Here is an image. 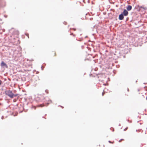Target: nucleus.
<instances>
[{
    "instance_id": "obj_1",
    "label": "nucleus",
    "mask_w": 147,
    "mask_h": 147,
    "mask_svg": "<svg viewBox=\"0 0 147 147\" xmlns=\"http://www.w3.org/2000/svg\"><path fill=\"white\" fill-rule=\"evenodd\" d=\"M5 94L11 98H13L14 96H16L17 95H15L10 90H6L5 92Z\"/></svg>"
},
{
    "instance_id": "obj_2",
    "label": "nucleus",
    "mask_w": 147,
    "mask_h": 147,
    "mask_svg": "<svg viewBox=\"0 0 147 147\" xmlns=\"http://www.w3.org/2000/svg\"><path fill=\"white\" fill-rule=\"evenodd\" d=\"M128 11L125 9H124L122 14L126 16L128 15Z\"/></svg>"
},
{
    "instance_id": "obj_3",
    "label": "nucleus",
    "mask_w": 147,
    "mask_h": 147,
    "mask_svg": "<svg viewBox=\"0 0 147 147\" xmlns=\"http://www.w3.org/2000/svg\"><path fill=\"white\" fill-rule=\"evenodd\" d=\"M119 18L120 20H123L124 18V16L123 14H120L119 16Z\"/></svg>"
},
{
    "instance_id": "obj_4",
    "label": "nucleus",
    "mask_w": 147,
    "mask_h": 147,
    "mask_svg": "<svg viewBox=\"0 0 147 147\" xmlns=\"http://www.w3.org/2000/svg\"><path fill=\"white\" fill-rule=\"evenodd\" d=\"M1 65L2 67L5 66L6 67H7V65L3 61H2L1 62Z\"/></svg>"
},
{
    "instance_id": "obj_5",
    "label": "nucleus",
    "mask_w": 147,
    "mask_h": 147,
    "mask_svg": "<svg viewBox=\"0 0 147 147\" xmlns=\"http://www.w3.org/2000/svg\"><path fill=\"white\" fill-rule=\"evenodd\" d=\"M126 9L128 11H130L132 9V6L130 5H128Z\"/></svg>"
},
{
    "instance_id": "obj_6",
    "label": "nucleus",
    "mask_w": 147,
    "mask_h": 147,
    "mask_svg": "<svg viewBox=\"0 0 147 147\" xmlns=\"http://www.w3.org/2000/svg\"><path fill=\"white\" fill-rule=\"evenodd\" d=\"M140 90L139 89H137L135 92V93L137 95H138V94H140Z\"/></svg>"
},
{
    "instance_id": "obj_7",
    "label": "nucleus",
    "mask_w": 147,
    "mask_h": 147,
    "mask_svg": "<svg viewBox=\"0 0 147 147\" xmlns=\"http://www.w3.org/2000/svg\"><path fill=\"white\" fill-rule=\"evenodd\" d=\"M97 147H105L104 145L101 144L97 146Z\"/></svg>"
},
{
    "instance_id": "obj_8",
    "label": "nucleus",
    "mask_w": 147,
    "mask_h": 147,
    "mask_svg": "<svg viewBox=\"0 0 147 147\" xmlns=\"http://www.w3.org/2000/svg\"><path fill=\"white\" fill-rule=\"evenodd\" d=\"M52 54L53 55V56H56V53L55 51H53L52 52Z\"/></svg>"
},
{
    "instance_id": "obj_9",
    "label": "nucleus",
    "mask_w": 147,
    "mask_h": 147,
    "mask_svg": "<svg viewBox=\"0 0 147 147\" xmlns=\"http://www.w3.org/2000/svg\"><path fill=\"white\" fill-rule=\"evenodd\" d=\"M2 82L0 80V85H1V84H2Z\"/></svg>"
},
{
    "instance_id": "obj_10",
    "label": "nucleus",
    "mask_w": 147,
    "mask_h": 147,
    "mask_svg": "<svg viewBox=\"0 0 147 147\" xmlns=\"http://www.w3.org/2000/svg\"><path fill=\"white\" fill-rule=\"evenodd\" d=\"M104 94H105V93H104V92H102V96H103V95H104Z\"/></svg>"
},
{
    "instance_id": "obj_11",
    "label": "nucleus",
    "mask_w": 147,
    "mask_h": 147,
    "mask_svg": "<svg viewBox=\"0 0 147 147\" xmlns=\"http://www.w3.org/2000/svg\"><path fill=\"white\" fill-rule=\"evenodd\" d=\"M43 106L42 105H39V107H43Z\"/></svg>"
},
{
    "instance_id": "obj_12",
    "label": "nucleus",
    "mask_w": 147,
    "mask_h": 147,
    "mask_svg": "<svg viewBox=\"0 0 147 147\" xmlns=\"http://www.w3.org/2000/svg\"><path fill=\"white\" fill-rule=\"evenodd\" d=\"M16 101V99H14L13 100V101H14V102H15V101Z\"/></svg>"
},
{
    "instance_id": "obj_13",
    "label": "nucleus",
    "mask_w": 147,
    "mask_h": 147,
    "mask_svg": "<svg viewBox=\"0 0 147 147\" xmlns=\"http://www.w3.org/2000/svg\"><path fill=\"white\" fill-rule=\"evenodd\" d=\"M28 37V38H29V36H28V34H26Z\"/></svg>"
},
{
    "instance_id": "obj_14",
    "label": "nucleus",
    "mask_w": 147,
    "mask_h": 147,
    "mask_svg": "<svg viewBox=\"0 0 147 147\" xmlns=\"http://www.w3.org/2000/svg\"><path fill=\"white\" fill-rule=\"evenodd\" d=\"M109 142L110 143H111V142L110 141H109Z\"/></svg>"
},
{
    "instance_id": "obj_15",
    "label": "nucleus",
    "mask_w": 147,
    "mask_h": 147,
    "mask_svg": "<svg viewBox=\"0 0 147 147\" xmlns=\"http://www.w3.org/2000/svg\"><path fill=\"white\" fill-rule=\"evenodd\" d=\"M73 29V30H75V29Z\"/></svg>"
}]
</instances>
